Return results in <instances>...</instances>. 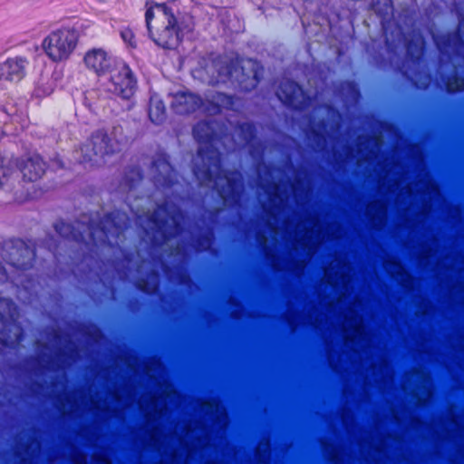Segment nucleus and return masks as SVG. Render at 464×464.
Wrapping results in <instances>:
<instances>
[{
	"mask_svg": "<svg viewBox=\"0 0 464 464\" xmlns=\"http://www.w3.org/2000/svg\"><path fill=\"white\" fill-rule=\"evenodd\" d=\"M195 138L200 143L198 156L202 161H208L207 169L195 170V175L200 183L215 188L224 201L237 192L239 179L237 173L218 172L215 176L214 171L219 170L218 153L213 150L214 137L212 129L208 122L198 123L193 130Z\"/></svg>",
	"mask_w": 464,
	"mask_h": 464,
	"instance_id": "obj_1",
	"label": "nucleus"
},
{
	"mask_svg": "<svg viewBox=\"0 0 464 464\" xmlns=\"http://www.w3.org/2000/svg\"><path fill=\"white\" fill-rule=\"evenodd\" d=\"M45 162L39 155L21 159L5 156L0 159V188L18 191L22 182H36L45 173Z\"/></svg>",
	"mask_w": 464,
	"mask_h": 464,
	"instance_id": "obj_2",
	"label": "nucleus"
},
{
	"mask_svg": "<svg viewBox=\"0 0 464 464\" xmlns=\"http://www.w3.org/2000/svg\"><path fill=\"white\" fill-rule=\"evenodd\" d=\"M122 141L121 127H114L109 132L97 130L74 151V159L91 167L101 166L105 163V156L120 150Z\"/></svg>",
	"mask_w": 464,
	"mask_h": 464,
	"instance_id": "obj_3",
	"label": "nucleus"
},
{
	"mask_svg": "<svg viewBox=\"0 0 464 464\" xmlns=\"http://www.w3.org/2000/svg\"><path fill=\"white\" fill-rule=\"evenodd\" d=\"M146 23L153 41L163 48H175L179 42L177 19L165 5H146Z\"/></svg>",
	"mask_w": 464,
	"mask_h": 464,
	"instance_id": "obj_4",
	"label": "nucleus"
},
{
	"mask_svg": "<svg viewBox=\"0 0 464 464\" xmlns=\"http://www.w3.org/2000/svg\"><path fill=\"white\" fill-rule=\"evenodd\" d=\"M79 33L72 27H61L50 32L42 41L44 53L53 63L70 59L79 44Z\"/></svg>",
	"mask_w": 464,
	"mask_h": 464,
	"instance_id": "obj_5",
	"label": "nucleus"
},
{
	"mask_svg": "<svg viewBox=\"0 0 464 464\" xmlns=\"http://www.w3.org/2000/svg\"><path fill=\"white\" fill-rule=\"evenodd\" d=\"M16 316L14 304L9 299H0V343L5 345L13 346L21 341L22 331L16 324Z\"/></svg>",
	"mask_w": 464,
	"mask_h": 464,
	"instance_id": "obj_6",
	"label": "nucleus"
},
{
	"mask_svg": "<svg viewBox=\"0 0 464 464\" xmlns=\"http://www.w3.org/2000/svg\"><path fill=\"white\" fill-rule=\"evenodd\" d=\"M320 234L321 226L314 219H309L299 224L295 231L297 241L295 248H303L306 251L307 256H310L314 254L315 246L321 241Z\"/></svg>",
	"mask_w": 464,
	"mask_h": 464,
	"instance_id": "obj_7",
	"label": "nucleus"
},
{
	"mask_svg": "<svg viewBox=\"0 0 464 464\" xmlns=\"http://www.w3.org/2000/svg\"><path fill=\"white\" fill-rule=\"evenodd\" d=\"M82 63L88 71L102 76L111 72L114 60L104 48L93 47L84 53Z\"/></svg>",
	"mask_w": 464,
	"mask_h": 464,
	"instance_id": "obj_8",
	"label": "nucleus"
},
{
	"mask_svg": "<svg viewBox=\"0 0 464 464\" xmlns=\"http://www.w3.org/2000/svg\"><path fill=\"white\" fill-rule=\"evenodd\" d=\"M111 92L124 100L130 99L136 89V81L130 69L122 65L111 76Z\"/></svg>",
	"mask_w": 464,
	"mask_h": 464,
	"instance_id": "obj_9",
	"label": "nucleus"
},
{
	"mask_svg": "<svg viewBox=\"0 0 464 464\" xmlns=\"http://www.w3.org/2000/svg\"><path fill=\"white\" fill-rule=\"evenodd\" d=\"M352 268L343 258H335L324 270V280L333 287H342L345 291L351 283Z\"/></svg>",
	"mask_w": 464,
	"mask_h": 464,
	"instance_id": "obj_10",
	"label": "nucleus"
},
{
	"mask_svg": "<svg viewBox=\"0 0 464 464\" xmlns=\"http://www.w3.org/2000/svg\"><path fill=\"white\" fill-rule=\"evenodd\" d=\"M361 307V302H354L344 315L343 331L347 341L355 342L365 338L362 319L358 314Z\"/></svg>",
	"mask_w": 464,
	"mask_h": 464,
	"instance_id": "obj_11",
	"label": "nucleus"
},
{
	"mask_svg": "<svg viewBox=\"0 0 464 464\" xmlns=\"http://www.w3.org/2000/svg\"><path fill=\"white\" fill-rule=\"evenodd\" d=\"M177 397L176 392L172 387L169 384L164 386L163 395L158 398H150V401L147 402L146 397H142L140 405V409L149 416L157 417L163 415L167 410L169 402L172 401Z\"/></svg>",
	"mask_w": 464,
	"mask_h": 464,
	"instance_id": "obj_12",
	"label": "nucleus"
},
{
	"mask_svg": "<svg viewBox=\"0 0 464 464\" xmlns=\"http://www.w3.org/2000/svg\"><path fill=\"white\" fill-rule=\"evenodd\" d=\"M28 62L22 57L9 58L0 63V81L17 82L25 75Z\"/></svg>",
	"mask_w": 464,
	"mask_h": 464,
	"instance_id": "obj_13",
	"label": "nucleus"
},
{
	"mask_svg": "<svg viewBox=\"0 0 464 464\" xmlns=\"http://www.w3.org/2000/svg\"><path fill=\"white\" fill-rule=\"evenodd\" d=\"M180 215L167 209L165 206L159 207L152 214L148 213L147 219L152 224V228L162 233L167 232L169 225H179Z\"/></svg>",
	"mask_w": 464,
	"mask_h": 464,
	"instance_id": "obj_14",
	"label": "nucleus"
},
{
	"mask_svg": "<svg viewBox=\"0 0 464 464\" xmlns=\"http://www.w3.org/2000/svg\"><path fill=\"white\" fill-rule=\"evenodd\" d=\"M183 440L187 443L188 455L190 456L194 450L204 448L209 440V433L201 425H189L184 434Z\"/></svg>",
	"mask_w": 464,
	"mask_h": 464,
	"instance_id": "obj_15",
	"label": "nucleus"
},
{
	"mask_svg": "<svg viewBox=\"0 0 464 464\" xmlns=\"http://www.w3.org/2000/svg\"><path fill=\"white\" fill-rule=\"evenodd\" d=\"M277 97L284 103L294 107H302L304 103V93L301 87L291 81H285L276 92Z\"/></svg>",
	"mask_w": 464,
	"mask_h": 464,
	"instance_id": "obj_16",
	"label": "nucleus"
},
{
	"mask_svg": "<svg viewBox=\"0 0 464 464\" xmlns=\"http://www.w3.org/2000/svg\"><path fill=\"white\" fill-rule=\"evenodd\" d=\"M34 251L23 242L17 243L10 252L9 266L17 271H24L32 266Z\"/></svg>",
	"mask_w": 464,
	"mask_h": 464,
	"instance_id": "obj_17",
	"label": "nucleus"
},
{
	"mask_svg": "<svg viewBox=\"0 0 464 464\" xmlns=\"http://www.w3.org/2000/svg\"><path fill=\"white\" fill-rule=\"evenodd\" d=\"M201 104V100L190 92H179L173 95L172 109L179 114L194 111Z\"/></svg>",
	"mask_w": 464,
	"mask_h": 464,
	"instance_id": "obj_18",
	"label": "nucleus"
},
{
	"mask_svg": "<svg viewBox=\"0 0 464 464\" xmlns=\"http://www.w3.org/2000/svg\"><path fill=\"white\" fill-rule=\"evenodd\" d=\"M202 411L209 415V419L215 420V426L224 429L227 423V416L225 409L218 403L207 402L202 405Z\"/></svg>",
	"mask_w": 464,
	"mask_h": 464,
	"instance_id": "obj_19",
	"label": "nucleus"
},
{
	"mask_svg": "<svg viewBox=\"0 0 464 464\" xmlns=\"http://www.w3.org/2000/svg\"><path fill=\"white\" fill-rule=\"evenodd\" d=\"M110 218H107L105 220V224H103V227L101 229H95L91 232V237L92 239L96 241H105L108 240L110 242V237H112L114 235H119L121 233V229L116 226H111Z\"/></svg>",
	"mask_w": 464,
	"mask_h": 464,
	"instance_id": "obj_20",
	"label": "nucleus"
},
{
	"mask_svg": "<svg viewBox=\"0 0 464 464\" xmlns=\"http://www.w3.org/2000/svg\"><path fill=\"white\" fill-rule=\"evenodd\" d=\"M149 116L152 122L160 124L165 119V106L164 103L156 98H151Z\"/></svg>",
	"mask_w": 464,
	"mask_h": 464,
	"instance_id": "obj_21",
	"label": "nucleus"
},
{
	"mask_svg": "<svg viewBox=\"0 0 464 464\" xmlns=\"http://www.w3.org/2000/svg\"><path fill=\"white\" fill-rule=\"evenodd\" d=\"M447 89L449 92H456L464 90V79L463 78H454L448 82Z\"/></svg>",
	"mask_w": 464,
	"mask_h": 464,
	"instance_id": "obj_22",
	"label": "nucleus"
},
{
	"mask_svg": "<svg viewBox=\"0 0 464 464\" xmlns=\"http://www.w3.org/2000/svg\"><path fill=\"white\" fill-rule=\"evenodd\" d=\"M158 282H157V276L155 275H152L150 276V282L148 284L140 283L139 287L147 293L154 292L157 289Z\"/></svg>",
	"mask_w": 464,
	"mask_h": 464,
	"instance_id": "obj_23",
	"label": "nucleus"
},
{
	"mask_svg": "<svg viewBox=\"0 0 464 464\" xmlns=\"http://www.w3.org/2000/svg\"><path fill=\"white\" fill-rule=\"evenodd\" d=\"M121 35L122 40L130 46L134 47L136 45L135 40H134V38H135L134 34L130 29L127 28V29L122 30L121 32Z\"/></svg>",
	"mask_w": 464,
	"mask_h": 464,
	"instance_id": "obj_24",
	"label": "nucleus"
},
{
	"mask_svg": "<svg viewBox=\"0 0 464 464\" xmlns=\"http://www.w3.org/2000/svg\"><path fill=\"white\" fill-rule=\"evenodd\" d=\"M423 45H424V43H423V39L420 37V36H418L416 38V40L414 41V43L412 44H410L409 46H408V51L413 54V47L416 49L417 51V53H420L422 49H423Z\"/></svg>",
	"mask_w": 464,
	"mask_h": 464,
	"instance_id": "obj_25",
	"label": "nucleus"
},
{
	"mask_svg": "<svg viewBox=\"0 0 464 464\" xmlns=\"http://www.w3.org/2000/svg\"><path fill=\"white\" fill-rule=\"evenodd\" d=\"M236 72V70L232 68L226 67V73L219 72L218 77L214 81L215 83L225 82L227 78L232 77Z\"/></svg>",
	"mask_w": 464,
	"mask_h": 464,
	"instance_id": "obj_26",
	"label": "nucleus"
},
{
	"mask_svg": "<svg viewBox=\"0 0 464 464\" xmlns=\"http://www.w3.org/2000/svg\"><path fill=\"white\" fill-rule=\"evenodd\" d=\"M247 64L253 70V79L255 82H257L259 64L256 62L248 61Z\"/></svg>",
	"mask_w": 464,
	"mask_h": 464,
	"instance_id": "obj_27",
	"label": "nucleus"
},
{
	"mask_svg": "<svg viewBox=\"0 0 464 464\" xmlns=\"http://www.w3.org/2000/svg\"><path fill=\"white\" fill-rule=\"evenodd\" d=\"M155 165L157 169L161 168L165 173H169L171 169L170 166L165 161L157 162Z\"/></svg>",
	"mask_w": 464,
	"mask_h": 464,
	"instance_id": "obj_28",
	"label": "nucleus"
},
{
	"mask_svg": "<svg viewBox=\"0 0 464 464\" xmlns=\"http://www.w3.org/2000/svg\"><path fill=\"white\" fill-rule=\"evenodd\" d=\"M56 227V230H57L59 233H61V234H63V229H64V230H69V228H70L68 225H65V224H63V223H62V224H60V225H56V227Z\"/></svg>",
	"mask_w": 464,
	"mask_h": 464,
	"instance_id": "obj_29",
	"label": "nucleus"
},
{
	"mask_svg": "<svg viewBox=\"0 0 464 464\" xmlns=\"http://www.w3.org/2000/svg\"><path fill=\"white\" fill-rule=\"evenodd\" d=\"M218 102L220 101V102H225V101H226V103H227V104H229V103H230V98L226 97V96L221 95V94H219V95L218 96Z\"/></svg>",
	"mask_w": 464,
	"mask_h": 464,
	"instance_id": "obj_30",
	"label": "nucleus"
},
{
	"mask_svg": "<svg viewBox=\"0 0 464 464\" xmlns=\"http://www.w3.org/2000/svg\"><path fill=\"white\" fill-rule=\"evenodd\" d=\"M393 266H394V271H395V273H397V274H401V272H402V270H403V268L401 267V266H400L399 264H394V265H393Z\"/></svg>",
	"mask_w": 464,
	"mask_h": 464,
	"instance_id": "obj_31",
	"label": "nucleus"
},
{
	"mask_svg": "<svg viewBox=\"0 0 464 464\" xmlns=\"http://www.w3.org/2000/svg\"><path fill=\"white\" fill-rule=\"evenodd\" d=\"M379 213L382 217L385 215V208L382 205L379 207Z\"/></svg>",
	"mask_w": 464,
	"mask_h": 464,
	"instance_id": "obj_32",
	"label": "nucleus"
},
{
	"mask_svg": "<svg viewBox=\"0 0 464 464\" xmlns=\"http://www.w3.org/2000/svg\"><path fill=\"white\" fill-rule=\"evenodd\" d=\"M345 300V296H344V294H342V295L340 296V298L338 299V304H342L343 303Z\"/></svg>",
	"mask_w": 464,
	"mask_h": 464,
	"instance_id": "obj_33",
	"label": "nucleus"
},
{
	"mask_svg": "<svg viewBox=\"0 0 464 464\" xmlns=\"http://www.w3.org/2000/svg\"><path fill=\"white\" fill-rule=\"evenodd\" d=\"M270 193L275 195V196H277V194H278V188L277 187L273 188V191H271Z\"/></svg>",
	"mask_w": 464,
	"mask_h": 464,
	"instance_id": "obj_34",
	"label": "nucleus"
},
{
	"mask_svg": "<svg viewBox=\"0 0 464 464\" xmlns=\"http://www.w3.org/2000/svg\"><path fill=\"white\" fill-rule=\"evenodd\" d=\"M375 143H376V145H378V146H379V145H381V143H382L381 139H380V138L375 139Z\"/></svg>",
	"mask_w": 464,
	"mask_h": 464,
	"instance_id": "obj_35",
	"label": "nucleus"
},
{
	"mask_svg": "<svg viewBox=\"0 0 464 464\" xmlns=\"http://www.w3.org/2000/svg\"><path fill=\"white\" fill-rule=\"evenodd\" d=\"M436 44L440 49H442V44L440 41L436 40Z\"/></svg>",
	"mask_w": 464,
	"mask_h": 464,
	"instance_id": "obj_36",
	"label": "nucleus"
},
{
	"mask_svg": "<svg viewBox=\"0 0 464 464\" xmlns=\"http://www.w3.org/2000/svg\"><path fill=\"white\" fill-rule=\"evenodd\" d=\"M272 231H273L275 236L278 235V232H277V230L275 227L272 228Z\"/></svg>",
	"mask_w": 464,
	"mask_h": 464,
	"instance_id": "obj_37",
	"label": "nucleus"
},
{
	"mask_svg": "<svg viewBox=\"0 0 464 464\" xmlns=\"http://www.w3.org/2000/svg\"><path fill=\"white\" fill-rule=\"evenodd\" d=\"M266 242H267V238L265 237H262V243L266 244Z\"/></svg>",
	"mask_w": 464,
	"mask_h": 464,
	"instance_id": "obj_38",
	"label": "nucleus"
},
{
	"mask_svg": "<svg viewBox=\"0 0 464 464\" xmlns=\"http://www.w3.org/2000/svg\"><path fill=\"white\" fill-rule=\"evenodd\" d=\"M261 447H263V444H260V445H259V449H261ZM264 447H265L266 449V448H268V444H267V443L264 444Z\"/></svg>",
	"mask_w": 464,
	"mask_h": 464,
	"instance_id": "obj_39",
	"label": "nucleus"
},
{
	"mask_svg": "<svg viewBox=\"0 0 464 464\" xmlns=\"http://www.w3.org/2000/svg\"><path fill=\"white\" fill-rule=\"evenodd\" d=\"M372 208V205H370V206L368 207V212H371Z\"/></svg>",
	"mask_w": 464,
	"mask_h": 464,
	"instance_id": "obj_40",
	"label": "nucleus"
},
{
	"mask_svg": "<svg viewBox=\"0 0 464 464\" xmlns=\"http://www.w3.org/2000/svg\"><path fill=\"white\" fill-rule=\"evenodd\" d=\"M385 269H387V270H389V269H390V267H389V264H388V263L385 265Z\"/></svg>",
	"mask_w": 464,
	"mask_h": 464,
	"instance_id": "obj_41",
	"label": "nucleus"
}]
</instances>
